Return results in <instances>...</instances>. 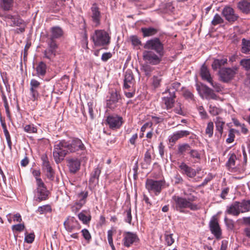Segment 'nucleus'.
<instances>
[{
	"label": "nucleus",
	"mask_w": 250,
	"mask_h": 250,
	"mask_svg": "<svg viewBox=\"0 0 250 250\" xmlns=\"http://www.w3.org/2000/svg\"><path fill=\"white\" fill-rule=\"evenodd\" d=\"M188 192L187 191L184 192L186 197L176 195L172 196V206L175 210L181 213H185L186 208H189L191 210H196L198 209L197 204L194 203L197 199V197L194 195V191L190 189Z\"/></svg>",
	"instance_id": "f257e3e1"
},
{
	"label": "nucleus",
	"mask_w": 250,
	"mask_h": 250,
	"mask_svg": "<svg viewBox=\"0 0 250 250\" xmlns=\"http://www.w3.org/2000/svg\"><path fill=\"white\" fill-rule=\"evenodd\" d=\"M68 147L67 142L65 140H62L56 143L54 146L53 154L57 163H60L63 160L65 156L69 153Z\"/></svg>",
	"instance_id": "f03ea898"
},
{
	"label": "nucleus",
	"mask_w": 250,
	"mask_h": 250,
	"mask_svg": "<svg viewBox=\"0 0 250 250\" xmlns=\"http://www.w3.org/2000/svg\"><path fill=\"white\" fill-rule=\"evenodd\" d=\"M93 42L96 46H102L110 42V37L104 30H96L92 36Z\"/></svg>",
	"instance_id": "7ed1b4c3"
},
{
	"label": "nucleus",
	"mask_w": 250,
	"mask_h": 250,
	"mask_svg": "<svg viewBox=\"0 0 250 250\" xmlns=\"http://www.w3.org/2000/svg\"><path fill=\"white\" fill-rule=\"evenodd\" d=\"M165 183L166 181L164 179L155 180L147 179L146 182V188L149 193H154L155 195H158L161 192Z\"/></svg>",
	"instance_id": "20e7f679"
},
{
	"label": "nucleus",
	"mask_w": 250,
	"mask_h": 250,
	"mask_svg": "<svg viewBox=\"0 0 250 250\" xmlns=\"http://www.w3.org/2000/svg\"><path fill=\"white\" fill-rule=\"evenodd\" d=\"M34 194L35 200L38 202L46 200L48 198L49 191L42 179L37 180V188Z\"/></svg>",
	"instance_id": "39448f33"
},
{
	"label": "nucleus",
	"mask_w": 250,
	"mask_h": 250,
	"mask_svg": "<svg viewBox=\"0 0 250 250\" xmlns=\"http://www.w3.org/2000/svg\"><path fill=\"white\" fill-rule=\"evenodd\" d=\"M144 48L148 50H154L158 54H164V45L158 38L149 40L146 42Z\"/></svg>",
	"instance_id": "423d86ee"
},
{
	"label": "nucleus",
	"mask_w": 250,
	"mask_h": 250,
	"mask_svg": "<svg viewBox=\"0 0 250 250\" xmlns=\"http://www.w3.org/2000/svg\"><path fill=\"white\" fill-rule=\"evenodd\" d=\"M164 54H155L151 50H145L143 52V57L144 60L146 62L152 64H158L162 61Z\"/></svg>",
	"instance_id": "0eeeda50"
},
{
	"label": "nucleus",
	"mask_w": 250,
	"mask_h": 250,
	"mask_svg": "<svg viewBox=\"0 0 250 250\" xmlns=\"http://www.w3.org/2000/svg\"><path fill=\"white\" fill-rule=\"evenodd\" d=\"M238 67L236 66L232 68L224 67L221 68L219 71L220 78L224 82H228L232 79L236 73Z\"/></svg>",
	"instance_id": "6e6552de"
},
{
	"label": "nucleus",
	"mask_w": 250,
	"mask_h": 250,
	"mask_svg": "<svg viewBox=\"0 0 250 250\" xmlns=\"http://www.w3.org/2000/svg\"><path fill=\"white\" fill-rule=\"evenodd\" d=\"M88 192L83 191L77 194L75 204L72 207L73 212L76 213L85 204Z\"/></svg>",
	"instance_id": "1a4fd4ad"
},
{
	"label": "nucleus",
	"mask_w": 250,
	"mask_h": 250,
	"mask_svg": "<svg viewBox=\"0 0 250 250\" xmlns=\"http://www.w3.org/2000/svg\"><path fill=\"white\" fill-rule=\"evenodd\" d=\"M135 83V81L132 71L127 69L124 75V89L125 90H131V89L134 88Z\"/></svg>",
	"instance_id": "9d476101"
},
{
	"label": "nucleus",
	"mask_w": 250,
	"mask_h": 250,
	"mask_svg": "<svg viewBox=\"0 0 250 250\" xmlns=\"http://www.w3.org/2000/svg\"><path fill=\"white\" fill-rule=\"evenodd\" d=\"M63 225L65 229L68 232L79 230L81 226L76 218L72 216H68L64 222Z\"/></svg>",
	"instance_id": "9b49d317"
},
{
	"label": "nucleus",
	"mask_w": 250,
	"mask_h": 250,
	"mask_svg": "<svg viewBox=\"0 0 250 250\" xmlns=\"http://www.w3.org/2000/svg\"><path fill=\"white\" fill-rule=\"evenodd\" d=\"M222 14L229 22H234L239 18L238 15L235 13L234 9L230 6H225L222 10Z\"/></svg>",
	"instance_id": "f8f14e48"
},
{
	"label": "nucleus",
	"mask_w": 250,
	"mask_h": 250,
	"mask_svg": "<svg viewBox=\"0 0 250 250\" xmlns=\"http://www.w3.org/2000/svg\"><path fill=\"white\" fill-rule=\"evenodd\" d=\"M106 122L109 128L112 129L119 128L123 124L122 117L118 115L108 116L106 119Z\"/></svg>",
	"instance_id": "ddd939ff"
},
{
	"label": "nucleus",
	"mask_w": 250,
	"mask_h": 250,
	"mask_svg": "<svg viewBox=\"0 0 250 250\" xmlns=\"http://www.w3.org/2000/svg\"><path fill=\"white\" fill-rule=\"evenodd\" d=\"M209 227L211 233L217 239L221 237V229L219 226L218 220L215 216H213L209 223Z\"/></svg>",
	"instance_id": "4468645a"
},
{
	"label": "nucleus",
	"mask_w": 250,
	"mask_h": 250,
	"mask_svg": "<svg viewBox=\"0 0 250 250\" xmlns=\"http://www.w3.org/2000/svg\"><path fill=\"white\" fill-rule=\"evenodd\" d=\"M139 240L136 234L131 232H125L123 234V243L124 246L129 247Z\"/></svg>",
	"instance_id": "2eb2a0df"
},
{
	"label": "nucleus",
	"mask_w": 250,
	"mask_h": 250,
	"mask_svg": "<svg viewBox=\"0 0 250 250\" xmlns=\"http://www.w3.org/2000/svg\"><path fill=\"white\" fill-rule=\"evenodd\" d=\"M196 89L200 95L202 93L205 94L206 98L207 99H216L217 95L214 93L213 91L205 85L200 86L196 85Z\"/></svg>",
	"instance_id": "dca6fc26"
},
{
	"label": "nucleus",
	"mask_w": 250,
	"mask_h": 250,
	"mask_svg": "<svg viewBox=\"0 0 250 250\" xmlns=\"http://www.w3.org/2000/svg\"><path fill=\"white\" fill-rule=\"evenodd\" d=\"M91 18L94 25L98 26L101 24V13L96 4H93L91 8Z\"/></svg>",
	"instance_id": "f3484780"
},
{
	"label": "nucleus",
	"mask_w": 250,
	"mask_h": 250,
	"mask_svg": "<svg viewBox=\"0 0 250 250\" xmlns=\"http://www.w3.org/2000/svg\"><path fill=\"white\" fill-rule=\"evenodd\" d=\"M67 145H68L69 152H73L80 150H83L84 148V146L83 142L78 138L67 142Z\"/></svg>",
	"instance_id": "a211bd4d"
},
{
	"label": "nucleus",
	"mask_w": 250,
	"mask_h": 250,
	"mask_svg": "<svg viewBox=\"0 0 250 250\" xmlns=\"http://www.w3.org/2000/svg\"><path fill=\"white\" fill-rule=\"evenodd\" d=\"M30 93L31 99L33 101L37 100L39 96L38 90L40 88L41 83L35 79H32L30 81Z\"/></svg>",
	"instance_id": "6ab92c4d"
},
{
	"label": "nucleus",
	"mask_w": 250,
	"mask_h": 250,
	"mask_svg": "<svg viewBox=\"0 0 250 250\" xmlns=\"http://www.w3.org/2000/svg\"><path fill=\"white\" fill-rule=\"evenodd\" d=\"M120 99V95L116 91H112L110 93V96L106 100V106L110 109H114L117 106V103Z\"/></svg>",
	"instance_id": "aec40b11"
},
{
	"label": "nucleus",
	"mask_w": 250,
	"mask_h": 250,
	"mask_svg": "<svg viewBox=\"0 0 250 250\" xmlns=\"http://www.w3.org/2000/svg\"><path fill=\"white\" fill-rule=\"evenodd\" d=\"M179 167L181 173L186 175L189 178H193L197 174L195 169L189 167L184 162L181 163L179 165Z\"/></svg>",
	"instance_id": "412c9836"
},
{
	"label": "nucleus",
	"mask_w": 250,
	"mask_h": 250,
	"mask_svg": "<svg viewBox=\"0 0 250 250\" xmlns=\"http://www.w3.org/2000/svg\"><path fill=\"white\" fill-rule=\"evenodd\" d=\"M42 167L46 172V176L49 179H52L54 177V172L48 161L47 156H42Z\"/></svg>",
	"instance_id": "4be33fe9"
},
{
	"label": "nucleus",
	"mask_w": 250,
	"mask_h": 250,
	"mask_svg": "<svg viewBox=\"0 0 250 250\" xmlns=\"http://www.w3.org/2000/svg\"><path fill=\"white\" fill-rule=\"evenodd\" d=\"M168 92L170 94V97H165L162 98V102L166 106L167 109H169L173 107L174 103L175 91H170L169 89H167L165 93Z\"/></svg>",
	"instance_id": "5701e85b"
},
{
	"label": "nucleus",
	"mask_w": 250,
	"mask_h": 250,
	"mask_svg": "<svg viewBox=\"0 0 250 250\" xmlns=\"http://www.w3.org/2000/svg\"><path fill=\"white\" fill-rule=\"evenodd\" d=\"M67 161L68 167L71 173H74L80 169L81 162L79 159L77 158H71L68 159Z\"/></svg>",
	"instance_id": "b1692460"
},
{
	"label": "nucleus",
	"mask_w": 250,
	"mask_h": 250,
	"mask_svg": "<svg viewBox=\"0 0 250 250\" xmlns=\"http://www.w3.org/2000/svg\"><path fill=\"white\" fill-rule=\"evenodd\" d=\"M226 212L233 216H238L240 213L239 202H235L227 207Z\"/></svg>",
	"instance_id": "393cba45"
},
{
	"label": "nucleus",
	"mask_w": 250,
	"mask_h": 250,
	"mask_svg": "<svg viewBox=\"0 0 250 250\" xmlns=\"http://www.w3.org/2000/svg\"><path fill=\"white\" fill-rule=\"evenodd\" d=\"M47 65L43 62H40L36 67V76L39 78L43 77L46 73Z\"/></svg>",
	"instance_id": "a878e982"
},
{
	"label": "nucleus",
	"mask_w": 250,
	"mask_h": 250,
	"mask_svg": "<svg viewBox=\"0 0 250 250\" xmlns=\"http://www.w3.org/2000/svg\"><path fill=\"white\" fill-rule=\"evenodd\" d=\"M241 51L243 54L250 55V38L242 39Z\"/></svg>",
	"instance_id": "bb28decb"
},
{
	"label": "nucleus",
	"mask_w": 250,
	"mask_h": 250,
	"mask_svg": "<svg viewBox=\"0 0 250 250\" xmlns=\"http://www.w3.org/2000/svg\"><path fill=\"white\" fill-rule=\"evenodd\" d=\"M63 34V30L59 26H54L51 28L50 38L52 39L60 38L62 36Z\"/></svg>",
	"instance_id": "cd10ccee"
},
{
	"label": "nucleus",
	"mask_w": 250,
	"mask_h": 250,
	"mask_svg": "<svg viewBox=\"0 0 250 250\" xmlns=\"http://www.w3.org/2000/svg\"><path fill=\"white\" fill-rule=\"evenodd\" d=\"M101 173V168L97 167L90 174L89 182L91 183H97L99 181V178Z\"/></svg>",
	"instance_id": "c85d7f7f"
},
{
	"label": "nucleus",
	"mask_w": 250,
	"mask_h": 250,
	"mask_svg": "<svg viewBox=\"0 0 250 250\" xmlns=\"http://www.w3.org/2000/svg\"><path fill=\"white\" fill-rule=\"evenodd\" d=\"M200 75L203 80L211 82L212 78L210 76L209 71L206 66L203 65L201 68Z\"/></svg>",
	"instance_id": "c756f323"
},
{
	"label": "nucleus",
	"mask_w": 250,
	"mask_h": 250,
	"mask_svg": "<svg viewBox=\"0 0 250 250\" xmlns=\"http://www.w3.org/2000/svg\"><path fill=\"white\" fill-rule=\"evenodd\" d=\"M237 6L243 13H250V2L245 0H242L238 3Z\"/></svg>",
	"instance_id": "7c9ffc66"
},
{
	"label": "nucleus",
	"mask_w": 250,
	"mask_h": 250,
	"mask_svg": "<svg viewBox=\"0 0 250 250\" xmlns=\"http://www.w3.org/2000/svg\"><path fill=\"white\" fill-rule=\"evenodd\" d=\"M216 129L221 135L223 132V126L225 125V122L223 119L220 117H217L214 120Z\"/></svg>",
	"instance_id": "2f4dec72"
},
{
	"label": "nucleus",
	"mask_w": 250,
	"mask_h": 250,
	"mask_svg": "<svg viewBox=\"0 0 250 250\" xmlns=\"http://www.w3.org/2000/svg\"><path fill=\"white\" fill-rule=\"evenodd\" d=\"M141 31L144 37L153 36L157 32V29L153 27L142 28Z\"/></svg>",
	"instance_id": "473e14b6"
},
{
	"label": "nucleus",
	"mask_w": 250,
	"mask_h": 250,
	"mask_svg": "<svg viewBox=\"0 0 250 250\" xmlns=\"http://www.w3.org/2000/svg\"><path fill=\"white\" fill-rule=\"evenodd\" d=\"M240 213L246 212L250 210V201H243L239 202Z\"/></svg>",
	"instance_id": "72a5a7b5"
},
{
	"label": "nucleus",
	"mask_w": 250,
	"mask_h": 250,
	"mask_svg": "<svg viewBox=\"0 0 250 250\" xmlns=\"http://www.w3.org/2000/svg\"><path fill=\"white\" fill-rule=\"evenodd\" d=\"M153 152V147L152 146H150L145 154L144 161L146 164H150L151 162V154Z\"/></svg>",
	"instance_id": "f704fd0d"
},
{
	"label": "nucleus",
	"mask_w": 250,
	"mask_h": 250,
	"mask_svg": "<svg viewBox=\"0 0 250 250\" xmlns=\"http://www.w3.org/2000/svg\"><path fill=\"white\" fill-rule=\"evenodd\" d=\"M85 212L84 211H83L80 212L78 214V218L83 224H86L90 221L91 216L89 214H85Z\"/></svg>",
	"instance_id": "c9c22d12"
},
{
	"label": "nucleus",
	"mask_w": 250,
	"mask_h": 250,
	"mask_svg": "<svg viewBox=\"0 0 250 250\" xmlns=\"http://www.w3.org/2000/svg\"><path fill=\"white\" fill-rule=\"evenodd\" d=\"M52 210L51 207L49 205H45L38 207L37 212L40 214H45L48 212H50Z\"/></svg>",
	"instance_id": "e433bc0d"
},
{
	"label": "nucleus",
	"mask_w": 250,
	"mask_h": 250,
	"mask_svg": "<svg viewBox=\"0 0 250 250\" xmlns=\"http://www.w3.org/2000/svg\"><path fill=\"white\" fill-rule=\"evenodd\" d=\"M54 40V39H52L50 38V41L48 43V45L49 47V53L51 52V53L55 56L56 55L55 51L58 47V45Z\"/></svg>",
	"instance_id": "4c0bfd02"
},
{
	"label": "nucleus",
	"mask_w": 250,
	"mask_h": 250,
	"mask_svg": "<svg viewBox=\"0 0 250 250\" xmlns=\"http://www.w3.org/2000/svg\"><path fill=\"white\" fill-rule=\"evenodd\" d=\"M214 125L212 122H209L208 123L207 126L206 128L205 133L208 136L211 138L213 133Z\"/></svg>",
	"instance_id": "58836bf2"
},
{
	"label": "nucleus",
	"mask_w": 250,
	"mask_h": 250,
	"mask_svg": "<svg viewBox=\"0 0 250 250\" xmlns=\"http://www.w3.org/2000/svg\"><path fill=\"white\" fill-rule=\"evenodd\" d=\"M224 22V20L221 16L218 14H216L211 21V24L213 26H216L219 24H222Z\"/></svg>",
	"instance_id": "ea45409f"
},
{
	"label": "nucleus",
	"mask_w": 250,
	"mask_h": 250,
	"mask_svg": "<svg viewBox=\"0 0 250 250\" xmlns=\"http://www.w3.org/2000/svg\"><path fill=\"white\" fill-rule=\"evenodd\" d=\"M190 149V146L188 144H183L178 146V151L179 153L183 154L185 152Z\"/></svg>",
	"instance_id": "a19ab883"
},
{
	"label": "nucleus",
	"mask_w": 250,
	"mask_h": 250,
	"mask_svg": "<svg viewBox=\"0 0 250 250\" xmlns=\"http://www.w3.org/2000/svg\"><path fill=\"white\" fill-rule=\"evenodd\" d=\"M1 6L5 10H9L13 5V0H0Z\"/></svg>",
	"instance_id": "79ce46f5"
},
{
	"label": "nucleus",
	"mask_w": 250,
	"mask_h": 250,
	"mask_svg": "<svg viewBox=\"0 0 250 250\" xmlns=\"http://www.w3.org/2000/svg\"><path fill=\"white\" fill-rule=\"evenodd\" d=\"M24 22L22 20L19 18L14 17L12 22L9 24L10 26L24 25Z\"/></svg>",
	"instance_id": "37998d69"
},
{
	"label": "nucleus",
	"mask_w": 250,
	"mask_h": 250,
	"mask_svg": "<svg viewBox=\"0 0 250 250\" xmlns=\"http://www.w3.org/2000/svg\"><path fill=\"white\" fill-rule=\"evenodd\" d=\"M165 241L167 246L171 245L174 242V239L173 238V234L166 232L165 234Z\"/></svg>",
	"instance_id": "c03bdc74"
},
{
	"label": "nucleus",
	"mask_w": 250,
	"mask_h": 250,
	"mask_svg": "<svg viewBox=\"0 0 250 250\" xmlns=\"http://www.w3.org/2000/svg\"><path fill=\"white\" fill-rule=\"evenodd\" d=\"M236 159V156L234 153L231 154L227 163V166L230 168L234 167Z\"/></svg>",
	"instance_id": "a18cd8bd"
},
{
	"label": "nucleus",
	"mask_w": 250,
	"mask_h": 250,
	"mask_svg": "<svg viewBox=\"0 0 250 250\" xmlns=\"http://www.w3.org/2000/svg\"><path fill=\"white\" fill-rule=\"evenodd\" d=\"M24 130L29 133H35L37 132V128L34 125H26L24 127Z\"/></svg>",
	"instance_id": "49530a36"
},
{
	"label": "nucleus",
	"mask_w": 250,
	"mask_h": 250,
	"mask_svg": "<svg viewBox=\"0 0 250 250\" xmlns=\"http://www.w3.org/2000/svg\"><path fill=\"white\" fill-rule=\"evenodd\" d=\"M162 81L161 76H154L152 78V85L154 88H157L160 86Z\"/></svg>",
	"instance_id": "de8ad7c7"
},
{
	"label": "nucleus",
	"mask_w": 250,
	"mask_h": 250,
	"mask_svg": "<svg viewBox=\"0 0 250 250\" xmlns=\"http://www.w3.org/2000/svg\"><path fill=\"white\" fill-rule=\"evenodd\" d=\"M240 64L245 69H250V58L241 60Z\"/></svg>",
	"instance_id": "09e8293b"
},
{
	"label": "nucleus",
	"mask_w": 250,
	"mask_h": 250,
	"mask_svg": "<svg viewBox=\"0 0 250 250\" xmlns=\"http://www.w3.org/2000/svg\"><path fill=\"white\" fill-rule=\"evenodd\" d=\"M3 132H4L5 137L6 138V141H7V143L8 144V147L10 150H11L12 149V142L11 140L10 135L8 131L7 130V129L6 128H5L4 129Z\"/></svg>",
	"instance_id": "8fccbe9b"
},
{
	"label": "nucleus",
	"mask_w": 250,
	"mask_h": 250,
	"mask_svg": "<svg viewBox=\"0 0 250 250\" xmlns=\"http://www.w3.org/2000/svg\"><path fill=\"white\" fill-rule=\"evenodd\" d=\"M189 154L191 158L199 160L201 159V154L197 150L190 149Z\"/></svg>",
	"instance_id": "3c124183"
},
{
	"label": "nucleus",
	"mask_w": 250,
	"mask_h": 250,
	"mask_svg": "<svg viewBox=\"0 0 250 250\" xmlns=\"http://www.w3.org/2000/svg\"><path fill=\"white\" fill-rule=\"evenodd\" d=\"M163 117H164V118L157 117V116H152V119L155 123L158 124V123L162 122L163 121L164 118L167 119V118H169V116L167 113H165V114L164 115Z\"/></svg>",
	"instance_id": "603ef678"
},
{
	"label": "nucleus",
	"mask_w": 250,
	"mask_h": 250,
	"mask_svg": "<svg viewBox=\"0 0 250 250\" xmlns=\"http://www.w3.org/2000/svg\"><path fill=\"white\" fill-rule=\"evenodd\" d=\"M35 239V235L34 233H30L29 234H27V233H25V238L24 241L27 243L30 244L32 243Z\"/></svg>",
	"instance_id": "864d4df0"
},
{
	"label": "nucleus",
	"mask_w": 250,
	"mask_h": 250,
	"mask_svg": "<svg viewBox=\"0 0 250 250\" xmlns=\"http://www.w3.org/2000/svg\"><path fill=\"white\" fill-rule=\"evenodd\" d=\"M180 138L177 131L169 135L168 138L169 143H175Z\"/></svg>",
	"instance_id": "5fc2aeb1"
},
{
	"label": "nucleus",
	"mask_w": 250,
	"mask_h": 250,
	"mask_svg": "<svg viewBox=\"0 0 250 250\" xmlns=\"http://www.w3.org/2000/svg\"><path fill=\"white\" fill-rule=\"evenodd\" d=\"M235 135L233 129H230L229 130L228 138L226 139V142L228 144L232 143L234 141Z\"/></svg>",
	"instance_id": "6e6d98bb"
},
{
	"label": "nucleus",
	"mask_w": 250,
	"mask_h": 250,
	"mask_svg": "<svg viewBox=\"0 0 250 250\" xmlns=\"http://www.w3.org/2000/svg\"><path fill=\"white\" fill-rule=\"evenodd\" d=\"M12 229L14 231L21 232L24 230L25 226L23 224H19L13 225Z\"/></svg>",
	"instance_id": "4d7b16f0"
},
{
	"label": "nucleus",
	"mask_w": 250,
	"mask_h": 250,
	"mask_svg": "<svg viewBox=\"0 0 250 250\" xmlns=\"http://www.w3.org/2000/svg\"><path fill=\"white\" fill-rule=\"evenodd\" d=\"M209 112L211 115L215 116L218 115L221 112V109L215 106H212L210 105L209 108Z\"/></svg>",
	"instance_id": "13d9d810"
},
{
	"label": "nucleus",
	"mask_w": 250,
	"mask_h": 250,
	"mask_svg": "<svg viewBox=\"0 0 250 250\" xmlns=\"http://www.w3.org/2000/svg\"><path fill=\"white\" fill-rule=\"evenodd\" d=\"M132 44L134 46H138L141 43V42L139 38L136 36H133L130 37Z\"/></svg>",
	"instance_id": "bf43d9fd"
},
{
	"label": "nucleus",
	"mask_w": 250,
	"mask_h": 250,
	"mask_svg": "<svg viewBox=\"0 0 250 250\" xmlns=\"http://www.w3.org/2000/svg\"><path fill=\"white\" fill-rule=\"evenodd\" d=\"M182 104L181 103H178L177 104V106L174 109V112L179 115H184V113L182 110Z\"/></svg>",
	"instance_id": "052dcab7"
},
{
	"label": "nucleus",
	"mask_w": 250,
	"mask_h": 250,
	"mask_svg": "<svg viewBox=\"0 0 250 250\" xmlns=\"http://www.w3.org/2000/svg\"><path fill=\"white\" fill-rule=\"evenodd\" d=\"M82 233L84 238L87 240L89 241L91 239V235L86 229H83L82 230Z\"/></svg>",
	"instance_id": "680f3d73"
},
{
	"label": "nucleus",
	"mask_w": 250,
	"mask_h": 250,
	"mask_svg": "<svg viewBox=\"0 0 250 250\" xmlns=\"http://www.w3.org/2000/svg\"><path fill=\"white\" fill-rule=\"evenodd\" d=\"M225 222L228 229H232L234 228V223L232 220L229 219L227 217L225 218Z\"/></svg>",
	"instance_id": "e2e57ef3"
},
{
	"label": "nucleus",
	"mask_w": 250,
	"mask_h": 250,
	"mask_svg": "<svg viewBox=\"0 0 250 250\" xmlns=\"http://www.w3.org/2000/svg\"><path fill=\"white\" fill-rule=\"evenodd\" d=\"M126 217L125 218V221L129 224H131L132 220V216L131 213V209H129L125 212Z\"/></svg>",
	"instance_id": "0e129e2a"
},
{
	"label": "nucleus",
	"mask_w": 250,
	"mask_h": 250,
	"mask_svg": "<svg viewBox=\"0 0 250 250\" xmlns=\"http://www.w3.org/2000/svg\"><path fill=\"white\" fill-rule=\"evenodd\" d=\"M208 83H210L211 86L215 89L216 91L219 92L221 90L222 87L221 85L218 83H214L212 81V79L211 80V82Z\"/></svg>",
	"instance_id": "69168bd1"
},
{
	"label": "nucleus",
	"mask_w": 250,
	"mask_h": 250,
	"mask_svg": "<svg viewBox=\"0 0 250 250\" xmlns=\"http://www.w3.org/2000/svg\"><path fill=\"white\" fill-rule=\"evenodd\" d=\"M177 132L178 133L180 138L187 137L190 134V132L188 130H179L177 131Z\"/></svg>",
	"instance_id": "338daca9"
},
{
	"label": "nucleus",
	"mask_w": 250,
	"mask_h": 250,
	"mask_svg": "<svg viewBox=\"0 0 250 250\" xmlns=\"http://www.w3.org/2000/svg\"><path fill=\"white\" fill-rule=\"evenodd\" d=\"M112 57V54L110 52L104 53L101 57V59L104 62H106Z\"/></svg>",
	"instance_id": "774afa93"
}]
</instances>
